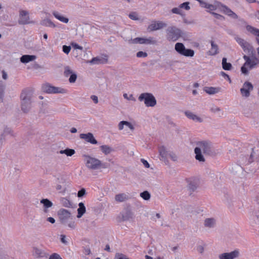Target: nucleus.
I'll return each instance as SVG.
<instances>
[{
	"mask_svg": "<svg viewBox=\"0 0 259 259\" xmlns=\"http://www.w3.org/2000/svg\"><path fill=\"white\" fill-rule=\"evenodd\" d=\"M21 109L23 112L28 113L31 108L32 94L29 91H23L20 96Z\"/></svg>",
	"mask_w": 259,
	"mask_h": 259,
	"instance_id": "nucleus-1",
	"label": "nucleus"
},
{
	"mask_svg": "<svg viewBox=\"0 0 259 259\" xmlns=\"http://www.w3.org/2000/svg\"><path fill=\"white\" fill-rule=\"evenodd\" d=\"M243 59L245 61V62L241 68V72L247 75L248 73L247 67L250 69L255 68L257 65L259 64V59L254 57L250 58L249 56L244 55Z\"/></svg>",
	"mask_w": 259,
	"mask_h": 259,
	"instance_id": "nucleus-2",
	"label": "nucleus"
},
{
	"mask_svg": "<svg viewBox=\"0 0 259 259\" xmlns=\"http://www.w3.org/2000/svg\"><path fill=\"white\" fill-rule=\"evenodd\" d=\"M83 157L85 165L89 169L96 170L101 167L102 162L99 159L89 155H83Z\"/></svg>",
	"mask_w": 259,
	"mask_h": 259,
	"instance_id": "nucleus-3",
	"label": "nucleus"
},
{
	"mask_svg": "<svg viewBox=\"0 0 259 259\" xmlns=\"http://www.w3.org/2000/svg\"><path fill=\"white\" fill-rule=\"evenodd\" d=\"M139 100L144 101L147 107H154L156 104V99L151 93H145L141 94L139 97Z\"/></svg>",
	"mask_w": 259,
	"mask_h": 259,
	"instance_id": "nucleus-4",
	"label": "nucleus"
},
{
	"mask_svg": "<svg viewBox=\"0 0 259 259\" xmlns=\"http://www.w3.org/2000/svg\"><path fill=\"white\" fill-rule=\"evenodd\" d=\"M166 38L169 40L176 41L181 36V30L175 26H170L166 30Z\"/></svg>",
	"mask_w": 259,
	"mask_h": 259,
	"instance_id": "nucleus-5",
	"label": "nucleus"
},
{
	"mask_svg": "<svg viewBox=\"0 0 259 259\" xmlns=\"http://www.w3.org/2000/svg\"><path fill=\"white\" fill-rule=\"evenodd\" d=\"M240 256L239 249H236L231 252H223L218 255L219 259H237Z\"/></svg>",
	"mask_w": 259,
	"mask_h": 259,
	"instance_id": "nucleus-6",
	"label": "nucleus"
},
{
	"mask_svg": "<svg viewBox=\"0 0 259 259\" xmlns=\"http://www.w3.org/2000/svg\"><path fill=\"white\" fill-rule=\"evenodd\" d=\"M195 148H198L201 152L204 154H210L212 153L211 144L207 141H200L196 144Z\"/></svg>",
	"mask_w": 259,
	"mask_h": 259,
	"instance_id": "nucleus-7",
	"label": "nucleus"
},
{
	"mask_svg": "<svg viewBox=\"0 0 259 259\" xmlns=\"http://www.w3.org/2000/svg\"><path fill=\"white\" fill-rule=\"evenodd\" d=\"M33 23L32 21L30 20L28 11L23 10H20L18 20V23L19 24L25 25Z\"/></svg>",
	"mask_w": 259,
	"mask_h": 259,
	"instance_id": "nucleus-8",
	"label": "nucleus"
},
{
	"mask_svg": "<svg viewBox=\"0 0 259 259\" xmlns=\"http://www.w3.org/2000/svg\"><path fill=\"white\" fill-rule=\"evenodd\" d=\"M44 92L48 94H66L67 90L65 89L52 86L50 84H46L44 86Z\"/></svg>",
	"mask_w": 259,
	"mask_h": 259,
	"instance_id": "nucleus-9",
	"label": "nucleus"
},
{
	"mask_svg": "<svg viewBox=\"0 0 259 259\" xmlns=\"http://www.w3.org/2000/svg\"><path fill=\"white\" fill-rule=\"evenodd\" d=\"M253 89L252 83L248 81H245L242 87L240 89L241 94L242 97L247 98L250 95V92Z\"/></svg>",
	"mask_w": 259,
	"mask_h": 259,
	"instance_id": "nucleus-10",
	"label": "nucleus"
},
{
	"mask_svg": "<svg viewBox=\"0 0 259 259\" xmlns=\"http://www.w3.org/2000/svg\"><path fill=\"white\" fill-rule=\"evenodd\" d=\"M64 75L65 77H67L70 76L69 81L70 83H74L77 79V75L71 68L68 66H66L64 68Z\"/></svg>",
	"mask_w": 259,
	"mask_h": 259,
	"instance_id": "nucleus-11",
	"label": "nucleus"
},
{
	"mask_svg": "<svg viewBox=\"0 0 259 259\" xmlns=\"http://www.w3.org/2000/svg\"><path fill=\"white\" fill-rule=\"evenodd\" d=\"M167 26V24L163 21H153L148 26L147 30L149 31H154L161 29Z\"/></svg>",
	"mask_w": 259,
	"mask_h": 259,
	"instance_id": "nucleus-12",
	"label": "nucleus"
},
{
	"mask_svg": "<svg viewBox=\"0 0 259 259\" xmlns=\"http://www.w3.org/2000/svg\"><path fill=\"white\" fill-rule=\"evenodd\" d=\"M58 215L60 222L62 224L67 223V221L72 218L70 212L64 209H60L58 212Z\"/></svg>",
	"mask_w": 259,
	"mask_h": 259,
	"instance_id": "nucleus-13",
	"label": "nucleus"
},
{
	"mask_svg": "<svg viewBox=\"0 0 259 259\" xmlns=\"http://www.w3.org/2000/svg\"><path fill=\"white\" fill-rule=\"evenodd\" d=\"M235 39L244 52L247 53L252 52V47L248 42L240 37H237Z\"/></svg>",
	"mask_w": 259,
	"mask_h": 259,
	"instance_id": "nucleus-14",
	"label": "nucleus"
},
{
	"mask_svg": "<svg viewBox=\"0 0 259 259\" xmlns=\"http://www.w3.org/2000/svg\"><path fill=\"white\" fill-rule=\"evenodd\" d=\"M79 138L81 139L84 140L85 142L92 144H97L98 143V142L95 139L93 134L91 133L81 134L79 135Z\"/></svg>",
	"mask_w": 259,
	"mask_h": 259,
	"instance_id": "nucleus-15",
	"label": "nucleus"
},
{
	"mask_svg": "<svg viewBox=\"0 0 259 259\" xmlns=\"http://www.w3.org/2000/svg\"><path fill=\"white\" fill-rule=\"evenodd\" d=\"M253 154L251 153L250 155H241L240 156L238 162L240 165H246L251 163L253 161Z\"/></svg>",
	"mask_w": 259,
	"mask_h": 259,
	"instance_id": "nucleus-16",
	"label": "nucleus"
},
{
	"mask_svg": "<svg viewBox=\"0 0 259 259\" xmlns=\"http://www.w3.org/2000/svg\"><path fill=\"white\" fill-rule=\"evenodd\" d=\"M222 7V11L226 15L234 19H237L238 18V15L233 12L230 8L228 7L221 5Z\"/></svg>",
	"mask_w": 259,
	"mask_h": 259,
	"instance_id": "nucleus-17",
	"label": "nucleus"
},
{
	"mask_svg": "<svg viewBox=\"0 0 259 259\" xmlns=\"http://www.w3.org/2000/svg\"><path fill=\"white\" fill-rule=\"evenodd\" d=\"M184 113L188 118L194 121L198 122H202L203 121L202 118L190 111H186Z\"/></svg>",
	"mask_w": 259,
	"mask_h": 259,
	"instance_id": "nucleus-18",
	"label": "nucleus"
},
{
	"mask_svg": "<svg viewBox=\"0 0 259 259\" xmlns=\"http://www.w3.org/2000/svg\"><path fill=\"white\" fill-rule=\"evenodd\" d=\"M203 225L205 228L210 229L213 228L216 225V220L212 218H207L204 220Z\"/></svg>",
	"mask_w": 259,
	"mask_h": 259,
	"instance_id": "nucleus-19",
	"label": "nucleus"
},
{
	"mask_svg": "<svg viewBox=\"0 0 259 259\" xmlns=\"http://www.w3.org/2000/svg\"><path fill=\"white\" fill-rule=\"evenodd\" d=\"M250 223L252 226H259V210L253 212L250 218Z\"/></svg>",
	"mask_w": 259,
	"mask_h": 259,
	"instance_id": "nucleus-20",
	"label": "nucleus"
},
{
	"mask_svg": "<svg viewBox=\"0 0 259 259\" xmlns=\"http://www.w3.org/2000/svg\"><path fill=\"white\" fill-rule=\"evenodd\" d=\"M36 58L35 55H24L20 58V61L22 63H27L35 60Z\"/></svg>",
	"mask_w": 259,
	"mask_h": 259,
	"instance_id": "nucleus-21",
	"label": "nucleus"
},
{
	"mask_svg": "<svg viewBox=\"0 0 259 259\" xmlns=\"http://www.w3.org/2000/svg\"><path fill=\"white\" fill-rule=\"evenodd\" d=\"M40 202L41 204H43L44 211L46 213L48 211V209L50 207H51L53 205V203L47 198L42 199Z\"/></svg>",
	"mask_w": 259,
	"mask_h": 259,
	"instance_id": "nucleus-22",
	"label": "nucleus"
},
{
	"mask_svg": "<svg viewBox=\"0 0 259 259\" xmlns=\"http://www.w3.org/2000/svg\"><path fill=\"white\" fill-rule=\"evenodd\" d=\"M221 90V88L219 87H206L204 88V92L209 95H213L218 93Z\"/></svg>",
	"mask_w": 259,
	"mask_h": 259,
	"instance_id": "nucleus-23",
	"label": "nucleus"
},
{
	"mask_svg": "<svg viewBox=\"0 0 259 259\" xmlns=\"http://www.w3.org/2000/svg\"><path fill=\"white\" fill-rule=\"evenodd\" d=\"M158 151L162 159H165L168 158V155L170 151L167 150L164 146H159Z\"/></svg>",
	"mask_w": 259,
	"mask_h": 259,
	"instance_id": "nucleus-24",
	"label": "nucleus"
},
{
	"mask_svg": "<svg viewBox=\"0 0 259 259\" xmlns=\"http://www.w3.org/2000/svg\"><path fill=\"white\" fill-rule=\"evenodd\" d=\"M32 254L36 258H41L45 256V252L37 247H33Z\"/></svg>",
	"mask_w": 259,
	"mask_h": 259,
	"instance_id": "nucleus-25",
	"label": "nucleus"
},
{
	"mask_svg": "<svg viewBox=\"0 0 259 259\" xmlns=\"http://www.w3.org/2000/svg\"><path fill=\"white\" fill-rule=\"evenodd\" d=\"M53 15L58 20L64 23H67L69 21L68 18L65 17L61 14L59 13L58 12L54 11L53 12Z\"/></svg>",
	"mask_w": 259,
	"mask_h": 259,
	"instance_id": "nucleus-26",
	"label": "nucleus"
},
{
	"mask_svg": "<svg viewBox=\"0 0 259 259\" xmlns=\"http://www.w3.org/2000/svg\"><path fill=\"white\" fill-rule=\"evenodd\" d=\"M101 151L105 155H108L114 151L113 149L110 146L104 145L100 147Z\"/></svg>",
	"mask_w": 259,
	"mask_h": 259,
	"instance_id": "nucleus-27",
	"label": "nucleus"
},
{
	"mask_svg": "<svg viewBox=\"0 0 259 259\" xmlns=\"http://www.w3.org/2000/svg\"><path fill=\"white\" fill-rule=\"evenodd\" d=\"M79 208L77 209V215L78 218H80L83 214L85 212V207L82 202H80L78 204Z\"/></svg>",
	"mask_w": 259,
	"mask_h": 259,
	"instance_id": "nucleus-28",
	"label": "nucleus"
},
{
	"mask_svg": "<svg viewBox=\"0 0 259 259\" xmlns=\"http://www.w3.org/2000/svg\"><path fill=\"white\" fill-rule=\"evenodd\" d=\"M211 48L208 52V54L209 55H212V56L215 55L219 52H218V50H219L218 46L217 45L214 44L213 41H211Z\"/></svg>",
	"mask_w": 259,
	"mask_h": 259,
	"instance_id": "nucleus-29",
	"label": "nucleus"
},
{
	"mask_svg": "<svg viewBox=\"0 0 259 259\" xmlns=\"http://www.w3.org/2000/svg\"><path fill=\"white\" fill-rule=\"evenodd\" d=\"M194 152L195 154V158L196 160L200 162H204L205 161V159L202 154V152L199 150L198 148H195Z\"/></svg>",
	"mask_w": 259,
	"mask_h": 259,
	"instance_id": "nucleus-30",
	"label": "nucleus"
},
{
	"mask_svg": "<svg viewBox=\"0 0 259 259\" xmlns=\"http://www.w3.org/2000/svg\"><path fill=\"white\" fill-rule=\"evenodd\" d=\"M246 30L251 33L252 34L259 37V29L253 27L250 25H247L246 27Z\"/></svg>",
	"mask_w": 259,
	"mask_h": 259,
	"instance_id": "nucleus-31",
	"label": "nucleus"
},
{
	"mask_svg": "<svg viewBox=\"0 0 259 259\" xmlns=\"http://www.w3.org/2000/svg\"><path fill=\"white\" fill-rule=\"evenodd\" d=\"M185 49L184 45L182 43L178 42L175 45V50L181 55H182Z\"/></svg>",
	"mask_w": 259,
	"mask_h": 259,
	"instance_id": "nucleus-32",
	"label": "nucleus"
},
{
	"mask_svg": "<svg viewBox=\"0 0 259 259\" xmlns=\"http://www.w3.org/2000/svg\"><path fill=\"white\" fill-rule=\"evenodd\" d=\"M67 223H64V225L65 226L68 227L69 228L72 230H74L76 228V224L74 221L73 220L72 218H71L69 221H67Z\"/></svg>",
	"mask_w": 259,
	"mask_h": 259,
	"instance_id": "nucleus-33",
	"label": "nucleus"
},
{
	"mask_svg": "<svg viewBox=\"0 0 259 259\" xmlns=\"http://www.w3.org/2000/svg\"><path fill=\"white\" fill-rule=\"evenodd\" d=\"M40 24L42 25L51 27H55V24L49 19H45L41 21Z\"/></svg>",
	"mask_w": 259,
	"mask_h": 259,
	"instance_id": "nucleus-34",
	"label": "nucleus"
},
{
	"mask_svg": "<svg viewBox=\"0 0 259 259\" xmlns=\"http://www.w3.org/2000/svg\"><path fill=\"white\" fill-rule=\"evenodd\" d=\"M88 62L91 64H100L104 63V60L100 57H95Z\"/></svg>",
	"mask_w": 259,
	"mask_h": 259,
	"instance_id": "nucleus-35",
	"label": "nucleus"
},
{
	"mask_svg": "<svg viewBox=\"0 0 259 259\" xmlns=\"http://www.w3.org/2000/svg\"><path fill=\"white\" fill-rule=\"evenodd\" d=\"M221 5V4L218 2H214V4H208L207 6L206 9L209 10V12L215 10L218 7Z\"/></svg>",
	"mask_w": 259,
	"mask_h": 259,
	"instance_id": "nucleus-36",
	"label": "nucleus"
},
{
	"mask_svg": "<svg viewBox=\"0 0 259 259\" xmlns=\"http://www.w3.org/2000/svg\"><path fill=\"white\" fill-rule=\"evenodd\" d=\"M127 199V196L124 193L119 194L115 195V199L118 202H122Z\"/></svg>",
	"mask_w": 259,
	"mask_h": 259,
	"instance_id": "nucleus-37",
	"label": "nucleus"
},
{
	"mask_svg": "<svg viewBox=\"0 0 259 259\" xmlns=\"http://www.w3.org/2000/svg\"><path fill=\"white\" fill-rule=\"evenodd\" d=\"M222 67L224 70H229L232 68V65L231 63L227 62V59L226 58H223L222 59Z\"/></svg>",
	"mask_w": 259,
	"mask_h": 259,
	"instance_id": "nucleus-38",
	"label": "nucleus"
},
{
	"mask_svg": "<svg viewBox=\"0 0 259 259\" xmlns=\"http://www.w3.org/2000/svg\"><path fill=\"white\" fill-rule=\"evenodd\" d=\"M59 153L62 154H65L68 156H71L75 153V151L73 149L67 148L65 150H60Z\"/></svg>",
	"mask_w": 259,
	"mask_h": 259,
	"instance_id": "nucleus-39",
	"label": "nucleus"
},
{
	"mask_svg": "<svg viewBox=\"0 0 259 259\" xmlns=\"http://www.w3.org/2000/svg\"><path fill=\"white\" fill-rule=\"evenodd\" d=\"M60 202L62 205L66 207H70L72 206L71 202L70 201L66 198H61Z\"/></svg>",
	"mask_w": 259,
	"mask_h": 259,
	"instance_id": "nucleus-40",
	"label": "nucleus"
},
{
	"mask_svg": "<svg viewBox=\"0 0 259 259\" xmlns=\"http://www.w3.org/2000/svg\"><path fill=\"white\" fill-rule=\"evenodd\" d=\"M145 38L144 37H137L134 39H132L130 40V43L136 44H144Z\"/></svg>",
	"mask_w": 259,
	"mask_h": 259,
	"instance_id": "nucleus-41",
	"label": "nucleus"
},
{
	"mask_svg": "<svg viewBox=\"0 0 259 259\" xmlns=\"http://www.w3.org/2000/svg\"><path fill=\"white\" fill-rule=\"evenodd\" d=\"M13 135V131L10 128H5L1 135V139H5V137L8 135Z\"/></svg>",
	"mask_w": 259,
	"mask_h": 259,
	"instance_id": "nucleus-42",
	"label": "nucleus"
},
{
	"mask_svg": "<svg viewBox=\"0 0 259 259\" xmlns=\"http://www.w3.org/2000/svg\"><path fill=\"white\" fill-rule=\"evenodd\" d=\"M140 196L145 200H148L150 199L151 195L147 191H145L140 193Z\"/></svg>",
	"mask_w": 259,
	"mask_h": 259,
	"instance_id": "nucleus-43",
	"label": "nucleus"
},
{
	"mask_svg": "<svg viewBox=\"0 0 259 259\" xmlns=\"http://www.w3.org/2000/svg\"><path fill=\"white\" fill-rule=\"evenodd\" d=\"M194 55V52L191 49H185L184 52L183 53L182 55L186 57H193Z\"/></svg>",
	"mask_w": 259,
	"mask_h": 259,
	"instance_id": "nucleus-44",
	"label": "nucleus"
},
{
	"mask_svg": "<svg viewBox=\"0 0 259 259\" xmlns=\"http://www.w3.org/2000/svg\"><path fill=\"white\" fill-rule=\"evenodd\" d=\"M156 44V40L152 37L145 38L144 44L154 45Z\"/></svg>",
	"mask_w": 259,
	"mask_h": 259,
	"instance_id": "nucleus-45",
	"label": "nucleus"
},
{
	"mask_svg": "<svg viewBox=\"0 0 259 259\" xmlns=\"http://www.w3.org/2000/svg\"><path fill=\"white\" fill-rule=\"evenodd\" d=\"M123 96L124 99L128 101H132L135 102L136 100V98L134 97L133 95L132 94L128 95L126 93H124Z\"/></svg>",
	"mask_w": 259,
	"mask_h": 259,
	"instance_id": "nucleus-46",
	"label": "nucleus"
},
{
	"mask_svg": "<svg viewBox=\"0 0 259 259\" xmlns=\"http://www.w3.org/2000/svg\"><path fill=\"white\" fill-rule=\"evenodd\" d=\"M168 157L170 158L174 161H176L178 160L177 155L175 153L171 151H169L168 153Z\"/></svg>",
	"mask_w": 259,
	"mask_h": 259,
	"instance_id": "nucleus-47",
	"label": "nucleus"
},
{
	"mask_svg": "<svg viewBox=\"0 0 259 259\" xmlns=\"http://www.w3.org/2000/svg\"><path fill=\"white\" fill-rule=\"evenodd\" d=\"M56 189L59 191L60 193H64L66 192V188L60 184H58L56 186Z\"/></svg>",
	"mask_w": 259,
	"mask_h": 259,
	"instance_id": "nucleus-48",
	"label": "nucleus"
},
{
	"mask_svg": "<svg viewBox=\"0 0 259 259\" xmlns=\"http://www.w3.org/2000/svg\"><path fill=\"white\" fill-rule=\"evenodd\" d=\"M189 2H185L180 5V8H184L186 10H189L190 9V7L189 6Z\"/></svg>",
	"mask_w": 259,
	"mask_h": 259,
	"instance_id": "nucleus-49",
	"label": "nucleus"
},
{
	"mask_svg": "<svg viewBox=\"0 0 259 259\" xmlns=\"http://www.w3.org/2000/svg\"><path fill=\"white\" fill-rule=\"evenodd\" d=\"M128 16L132 20H139V18H138V15L135 12H133V13H130L129 14Z\"/></svg>",
	"mask_w": 259,
	"mask_h": 259,
	"instance_id": "nucleus-50",
	"label": "nucleus"
},
{
	"mask_svg": "<svg viewBox=\"0 0 259 259\" xmlns=\"http://www.w3.org/2000/svg\"><path fill=\"white\" fill-rule=\"evenodd\" d=\"M147 53L143 51H139L137 53V57L138 58H145L147 56Z\"/></svg>",
	"mask_w": 259,
	"mask_h": 259,
	"instance_id": "nucleus-51",
	"label": "nucleus"
},
{
	"mask_svg": "<svg viewBox=\"0 0 259 259\" xmlns=\"http://www.w3.org/2000/svg\"><path fill=\"white\" fill-rule=\"evenodd\" d=\"M71 50V47L70 46H67L66 45H64L63 46V51L64 53L66 54H68Z\"/></svg>",
	"mask_w": 259,
	"mask_h": 259,
	"instance_id": "nucleus-52",
	"label": "nucleus"
},
{
	"mask_svg": "<svg viewBox=\"0 0 259 259\" xmlns=\"http://www.w3.org/2000/svg\"><path fill=\"white\" fill-rule=\"evenodd\" d=\"M211 14H212V15H213L214 16V17L217 19H219V20H224V17L222 15H220V14H217V13H215L214 12H210Z\"/></svg>",
	"mask_w": 259,
	"mask_h": 259,
	"instance_id": "nucleus-53",
	"label": "nucleus"
},
{
	"mask_svg": "<svg viewBox=\"0 0 259 259\" xmlns=\"http://www.w3.org/2000/svg\"><path fill=\"white\" fill-rule=\"evenodd\" d=\"M86 194V191L85 189L84 188H82L81 190H80L77 193V196L78 197H81L83 196Z\"/></svg>",
	"mask_w": 259,
	"mask_h": 259,
	"instance_id": "nucleus-54",
	"label": "nucleus"
},
{
	"mask_svg": "<svg viewBox=\"0 0 259 259\" xmlns=\"http://www.w3.org/2000/svg\"><path fill=\"white\" fill-rule=\"evenodd\" d=\"M124 126L129 128L131 130L133 131L134 130V125L130 122L124 121Z\"/></svg>",
	"mask_w": 259,
	"mask_h": 259,
	"instance_id": "nucleus-55",
	"label": "nucleus"
},
{
	"mask_svg": "<svg viewBox=\"0 0 259 259\" xmlns=\"http://www.w3.org/2000/svg\"><path fill=\"white\" fill-rule=\"evenodd\" d=\"M49 259H62L60 255L57 253H54L50 255Z\"/></svg>",
	"mask_w": 259,
	"mask_h": 259,
	"instance_id": "nucleus-56",
	"label": "nucleus"
},
{
	"mask_svg": "<svg viewBox=\"0 0 259 259\" xmlns=\"http://www.w3.org/2000/svg\"><path fill=\"white\" fill-rule=\"evenodd\" d=\"M114 259H129L126 257L125 255L122 254H116L115 255Z\"/></svg>",
	"mask_w": 259,
	"mask_h": 259,
	"instance_id": "nucleus-57",
	"label": "nucleus"
},
{
	"mask_svg": "<svg viewBox=\"0 0 259 259\" xmlns=\"http://www.w3.org/2000/svg\"><path fill=\"white\" fill-rule=\"evenodd\" d=\"M197 185L193 183H190L189 185V188L192 191L195 190L197 188Z\"/></svg>",
	"mask_w": 259,
	"mask_h": 259,
	"instance_id": "nucleus-58",
	"label": "nucleus"
},
{
	"mask_svg": "<svg viewBox=\"0 0 259 259\" xmlns=\"http://www.w3.org/2000/svg\"><path fill=\"white\" fill-rule=\"evenodd\" d=\"M141 161L142 163V164H143V165L146 168H149L150 167V164H149V163L148 162V161L147 160H146L145 159L142 158V159H141Z\"/></svg>",
	"mask_w": 259,
	"mask_h": 259,
	"instance_id": "nucleus-59",
	"label": "nucleus"
},
{
	"mask_svg": "<svg viewBox=\"0 0 259 259\" xmlns=\"http://www.w3.org/2000/svg\"><path fill=\"white\" fill-rule=\"evenodd\" d=\"M171 12L174 14L181 15V11L179 8H174L171 10Z\"/></svg>",
	"mask_w": 259,
	"mask_h": 259,
	"instance_id": "nucleus-60",
	"label": "nucleus"
},
{
	"mask_svg": "<svg viewBox=\"0 0 259 259\" xmlns=\"http://www.w3.org/2000/svg\"><path fill=\"white\" fill-rule=\"evenodd\" d=\"M124 121H120L118 125V130L121 131L124 128Z\"/></svg>",
	"mask_w": 259,
	"mask_h": 259,
	"instance_id": "nucleus-61",
	"label": "nucleus"
},
{
	"mask_svg": "<svg viewBox=\"0 0 259 259\" xmlns=\"http://www.w3.org/2000/svg\"><path fill=\"white\" fill-rule=\"evenodd\" d=\"M61 241L63 243H64L65 244H67V241L66 240V236H65V235H61Z\"/></svg>",
	"mask_w": 259,
	"mask_h": 259,
	"instance_id": "nucleus-62",
	"label": "nucleus"
},
{
	"mask_svg": "<svg viewBox=\"0 0 259 259\" xmlns=\"http://www.w3.org/2000/svg\"><path fill=\"white\" fill-rule=\"evenodd\" d=\"M197 250L200 253H202L204 251V247L202 245H199L197 247Z\"/></svg>",
	"mask_w": 259,
	"mask_h": 259,
	"instance_id": "nucleus-63",
	"label": "nucleus"
},
{
	"mask_svg": "<svg viewBox=\"0 0 259 259\" xmlns=\"http://www.w3.org/2000/svg\"><path fill=\"white\" fill-rule=\"evenodd\" d=\"M91 99L95 103L97 104L98 103V99L96 96L93 95L91 96Z\"/></svg>",
	"mask_w": 259,
	"mask_h": 259,
	"instance_id": "nucleus-64",
	"label": "nucleus"
}]
</instances>
